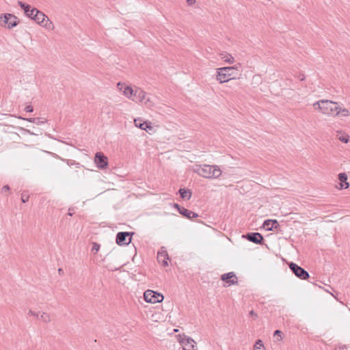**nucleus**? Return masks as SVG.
Here are the masks:
<instances>
[{"instance_id":"bb28decb","label":"nucleus","mask_w":350,"mask_h":350,"mask_svg":"<svg viewBox=\"0 0 350 350\" xmlns=\"http://www.w3.org/2000/svg\"><path fill=\"white\" fill-rule=\"evenodd\" d=\"M100 244L96 243V242H94L92 243V251L94 253H97L98 252V250H100Z\"/></svg>"},{"instance_id":"79ce46f5","label":"nucleus","mask_w":350,"mask_h":350,"mask_svg":"<svg viewBox=\"0 0 350 350\" xmlns=\"http://www.w3.org/2000/svg\"><path fill=\"white\" fill-rule=\"evenodd\" d=\"M297 78L300 80V81H304L305 80V75L304 74H299L298 76H297Z\"/></svg>"},{"instance_id":"e433bc0d","label":"nucleus","mask_w":350,"mask_h":350,"mask_svg":"<svg viewBox=\"0 0 350 350\" xmlns=\"http://www.w3.org/2000/svg\"><path fill=\"white\" fill-rule=\"evenodd\" d=\"M74 213H75V208H73V207H70V208H68V215L69 216H72V215H74Z\"/></svg>"},{"instance_id":"f704fd0d","label":"nucleus","mask_w":350,"mask_h":350,"mask_svg":"<svg viewBox=\"0 0 350 350\" xmlns=\"http://www.w3.org/2000/svg\"><path fill=\"white\" fill-rule=\"evenodd\" d=\"M39 120L36 121V124L39 125L45 123L46 120L42 118H37Z\"/></svg>"},{"instance_id":"2f4dec72","label":"nucleus","mask_w":350,"mask_h":350,"mask_svg":"<svg viewBox=\"0 0 350 350\" xmlns=\"http://www.w3.org/2000/svg\"><path fill=\"white\" fill-rule=\"evenodd\" d=\"M19 118L23 119L24 120H27V121H28L29 122H33V123H36V121L39 120L36 118H23L21 117H19Z\"/></svg>"},{"instance_id":"2eb2a0df","label":"nucleus","mask_w":350,"mask_h":350,"mask_svg":"<svg viewBox=\"0 0 350 350\" xmlns=\"http://www.w3.org/2000/svg\"><path fill=\"white\" fill-rule=\"evenodd\" d=\"M147 94L141 88H137L134 92L133 100L143 102L146 98Z\"/></svg>"},{"instance_id":"9d476101","label":"nucleus","mask_w":350,"mask_h":350,"mask_svg":"<svg viewBox=\"0 0 350 350\" xmlns=\"http://www.w3.org/2000/svg\"><path fill=\"white\" fill-rule=\"evenodd\" d=\"M221 280L225 282L228 286H231L238 282L237 277L234 272H229L221 275Z\"/></svg>"},{"instance_id":"b1692460","label":"nucleus","mask_w":350,"mask_h":350,"mask_svg":"<svg viewBox=\"0 0 350 350\" xmlns=\"http://www.w3.org/2000/svg\"><path fill=\"white\" fill-rule=\"evenodd\" d=\"M339 114H340L343 117H346V116H348L349 115V112L348 109H345V108L344 109H341L338 106L337 111H336V116H338Z\"/></svg>"},{"instance_id":"ddd939ff","label":"nucleus","mask_w":350,"mask_h":350,"mask_svg":"<svg viewBox=\"0 0 350 350\" xmlns=\"http://www.w3.org/2000/svg\"><path fill=\"white\" fill-rule=\"evenodd\" d=\"M33 12H36V13L31 19L35 21L38 24L42 25L47 16L36 8H33Z\"/></svg>"},{"instance_id":"a211bd4d","label":"nucleus","mask_w":350,"mask_h":350,"mask_svg":"<svg viewBox=\"0 0 350 350\" xmlns=\"http://www.w3.org/2000/svg\"><path fill=\"white\" fill-rule=\"evenodd\" d=\"M338 179L340 181V188L347 189L349 187V184L347 182V176L345 173H340L338 174Z\"/></svg>"},{"instance_id":"7ed1b4c3","label":"nucleus","mask_w":350,"mask_h":350,"mask_svg":"<svg viewBox=\"0 0 350 350\" xmlns=\"http://www.w3.org/2000/svg\"><path fill=\"white\" fill-rule=\"evenodd\" d=\"M238 66H226L217 69L216 79L220 83H227L231 80L235 79L234 70H237Z\"/></svg>"},{"instance_id":"6e6552de","label":"nucleus","mask_w":350,"mask_h":350,"mask_svg":"<svg viewBox=\"0 0 350 350\" xmlns=\"http://www.w3.org/2000/svg\"><path fill=\"white\" fill-rule=\"evenodd\" d=\"M94 162L100 169H105L108 165V159L102 152H96L94 157Z\"/></svg>"},{"instance_id":"a19ab883","label":"nucleus","mask_w":350,"mask_h":350,"mask_svg":"<svg viewBox=\"0 0 350 350\" xmlns=\"http://www.w3.org/2000/svg\"><path fill=\"white\" fill-rule=\"evenodd\" d=\"M336 350H348V349L346 346L343 345V346H340V347L336 348Z\"/></svg>"},{"instance_id":"412c9836","label":"nucleus","mask_w":350,"mask_h":350,"mask_svg":"<svg viewBox=\"0 0 350 350\" xmlns=\"http://www.w3.org/2000/svg\"><path fill=\"white\" fill-rule=\"evenodd\" d=\"M134 123L136 127H138L142 130H144V126H146L147 124H149V121H143L142 119L137 118L134 120Z\"/></svg>"},{"instance_id":"a878e982","label":"nucleus","mask_w":350,"mask_h":350,"mask_svg":"<svg viewBox=\"0 0 350 350\" xmlns=\"http://www.w3.org/2000/svg\"><path fill=\"white\" fill-rule=\"evenodd\" d=\"M42 26L45 27L46 28H47L49 29H52L54 27L52 22L49 21L48 17L46 18V23H43Z\"/></svg>"},{"instance_id":"1a4fd4ad","label":"nucleus","mask_w":350,"mask_h":350,"mask_svg":"<svg viewBox=\"0 0 350 350\" xmlns=\"http://www.w3.org/2000/svg\"><path fill=\"white\" fill-rule=\"evenodd\" d=\"M183 350H197L196 349V342L190 337L185 336L180 340Z\"/></svg>"},{"instance_id":"7c9ffc66","label":"nucleus","mask_w":350,"mask_h":350,"mask_svg":"<svg viewBox=\"0 0 350 350\" xmlns=\"http://www.w3.org/2000/svg\"><path fill=\"white\" fill-rule=\"evenodd\" d=\"M144 104L148 107H151L153 106V103L150 100L149 98H146L145 100H144Z\"/></svg>"},{"instance_id":"a18cd8bd","label":"nucleus","mask_w":350,"mask_h":350,"mask_svg":"<svg viewBox=\"0 0 350 350\" xmlns=\"http://www.w3.org/2000/svg\"><path fill=\"white\" fill-rule=\"evenodd\" d=\"M237 85H238V83H233V84H232V83H230L228 86H229L230 88H234V87H235V86H237Z\"/></svg>"},{"instance_id":"c85d7f7f","label":"nucleus","mask_w":350,"mask_h":350,"mask_svg":"<svg viewBox=\"0 0 350 350\" xmlns=\"http://www.w3.org/2000/svg\"><path fill=\"white\" fill-rule=\"evenodd\" d=\"M339 140L343 143H347L349 140V137L347 135H342L338 137Z\"/></svg>"},{"instance_id":"20e7f679","label":"nucleus","mask_w":350,"mask_h":350,"mask_svg":"<svg viewBox=\"0 0 350 350\" xmlns=\"http://www.w3.org/2000/svg\"><path fill=\"white\" fill-rule=\"evenodd\" d=\"M144 298L146 302L156 304L161 302L164 297L161 293L152 290H147L144 293Z\"/></svg>"},{"instance_id":"f8f14e48","label":"nucleus","mask_w":350,"mask_h":350,"mask_svg":"<svg viewBox=\"0 0 350 350\" xmlns=\"http://www.w3.org/2000/svg\"><path fill=\"white\" fill-rule=\"evenodd\" d=\"M262 226L266 230L271 231L278 229L280 224L275 219H267L264 221Z\"/></svg>"},{"instance_id":"49530a36","label":"nucleus","mask_w":350,"mask_h":350,"mask_svg":"<svg viewBox=\"0 0 350 350\" xmlns=\"http://www.w3.org/2000/svg\"><path fill=\"white\" fill-rule=\"evenodd\" d=\"M58 271H59V273H62V269H58Z\"/></svg>"},{"instance_id":"f03ea898","label":"nucleus","mask_w":350,"mask_h":350,"mask_svg":"<svg viewBox=\"0 0 350 350\" xmlns=\"http://www.w3.org/2000/svg\"><path fill=\"white\" fill-rule=\"evenodd\" d=\"M313 107L323 114L336 116L338 105L337 103L329 100H321L314 103Z\"/></svg>"},{"instance_id":"473e14b6","label":"nucleus","mask_w":350,"mask_h":350,"mask_svg":"<svg viewBox=\"0 0 350 350\" xmlns=\"http://www.w3.org/2000/svg\"><path fill=\"white\" fill-rule=\"evenodd\" d=\"M274 336H277L278 337V340H281L282 338V332L280 330H275L274 332Z\"/></svg>"},{"instance_id":"6ab92c4d","label":"nucleus","mask_w":350,"mask_h":350,"mask_svg":"<svg viewBox=\"0 0 350 350\" xmlns=\"http://www.w3.org/2000/svg\"><path fill=\"white\" fill-rule=\"evenodd\" d=\"M221 58L226 62L229 64H233L234 59L232 55L227 52H221L219 53Z\"/></svg>"},{"instance_id":"4c0bfd02","label":"nucleus","mask_w":350,"mask_h":350,"mask_svg":"<svg viewBox=\"0 0 350 350\" xmlns=\"http://www.w3.org/2000/svg\"><path fill=\"white\" fill-rule=\"evenodd\" d=\"M10 190V187L8 185H4L1 189L2 193H5Z\"/></svg>"},{"instance_id":"f3484780","label":"nucleus","mask_w":350,"mask_h":350,"mask_svg":"<svg viewBox=\"0 0 350 350\" xmlns=\"http://www.w3.org/2000/svg\"><path fill=\"white\" fill-rule=\"evenodd\" d=\"M187 219L196 218L198 217V215L190 210H188L184 207L181 208V211L179 213Z\"/></svg>"},{"instance_id":"c9c22d12","label":"nucleus","mask_w":350,"mask_h":350,"mask_svg":"<svg viewBox=\"0 0 350 350\" xmlns=\"http://www.w3.org/2000/svg\"><path fill=\"white\" fill-rule=\"evenodd\" d=\"M25 110L27 112H32L33 111V108L31 105H27L25 107Z\"/></svg>"},{"instance_id":"39448f33","label":"nucleus","mask_w":350,"mask_h":350,"mask_svg":"<svg viewBox=\"0 0 350 350\" xmlns=\"http://www.w3.org/2000/svg\"><path fill=\"white\" fill-rule=\"evenodd\" d=\"M19 23V19L12 14H5L0 16V23L7 25V28L10 29L16 27Z\"/></svg>"},{"instance_id":"aec40b11","label":"nucleus","mask_w":350,"mask_h":350,"mask_svg":"<svg viewBox=\"0 0 350 350\" xmlns=\"http://www.w3.org/2000/svg\"><path fill=\"white\" fill-rule=\"evenodd\" d=\"M178 193L180 195L181 198L189 200L191 197V191L189 189H180Z\"/></svg>"},{"instance_id":"58836bf2","label":"nucleus","mask_w":350,"mask_h":350,"mask_svg":"<svg viewBox=\"0 0 350 350\" xmlns=\"http://www.w3.org/2000/svg\"><path fill=\"white\" fill-rule=\"evenodd\" d=\"M117 88H118V90H122V89L124 88V84L121 83V82H119L117 84Z\"/></svg>"},{"instance_id":"0eeeda50","label":"nucleus","mask_w":350,"mask_h":350,"mask_svg":"<svg viewBox=\"0 0 350 350\" xmlns=\"http://www.w3.org/2000/svg\"><path fill=\"white\" fill-rule=\"evenodd\" d=\"M133 232H120L116 234V241L118 245H127L131 242V237Z\"/></svg>"},{"instance_id":"423d86ee","label":"nucleus","mask_w":350,"mask_h":350,"mask_svg":"<svg viewBox=\"0 0 350 350\" xmlns=\"http://www.w3.org/2000/svg\"><path fill=\"white\" fill-rule=\"evenodd\" d=\"M288 267L291 271L301 280H306L310 277V275L307 271L295 262H290L288 264Z\"/></svg>"},{"instance_id":"c756f323","label":"nucleus","mask_w":350,"mask_h":350,"mask_svg":"<svg viewBox=\"0 0 350 350\" xmlns=\"http://www.w3.org/2000/svg\"><path fill=\"white\" fill-rule=\"evenodd\" d=\"M40 312H36L31 310H29L27 314L29 316H33V317H35L36 318H39V314H40Z\"/></svg>"},{"instance_id":"72a5a7b5","label":"nucleus","mask_w":350,"mask_h":350,"mask_svg":"<svg viewBox=\"0 0 350 350\" xmlns=\"http://www.w3.org/2000/svg\"><path fill=\"white\" fill-rule=\"evenodd\" d=\"M144 131L149 132L153 130V126H152V123L149 122V124H147L146 126H144Z\"/></svg>"},{"instance_id":"9b49d317","label":"nucleus","mask_w":350,"mask_h":350,"mask_svg":"<svg viewBox=\"0 0 350 350\" xmlns=\"http://www.w3.org/2000/svg\"><path fill=\"white\" fill-rule=\"evenodd\" d=\"M249 241L256 244H261L264 240L262 235L259 232H249L244 236Z\"/></svg>"},{"instance_id":"393cba45","label":"nucleus","mask_w":350,"mask_h":350,"mask_svg":"<svg viewBox=\"0 0 350 350\" xmlns=\"http://www.w3.org/2000/svg\"><path fill=\"white\" fill-rule=\"evenodd\" d=\"M264 348L263 342L261 340H257L254 346V350H260Z\"/></svg>"},{"instance_id":"cd10ccee","label":"nucleus","mask_w":350,"mask_h":350,"mask_svg":"<svg viewBox=\"0 0 350 350\" xmlns=\"http://www.w3.org/2000/svg\"><path fill=\"white\" fill-rule=\"evenodd\" d=\"M29 196L25 192L21 193V200L23 203L27 202L29 200Z\"/></svg>"},{"instance_id":"4468645a","label":"nucleus","mask_w":350,"mask_h":350,"mask_svg":"<svg viewBox=\"0 0 350 350\" xmlns=\"http://www.w3.org/2000/svg\"><path fill=\"white\" fill-rule=\"evenodd\" d=\"M18 5L24 10L25 15L29 18H31L35 14L36 12H33L34 8H32L30 5L21 1H18Z\"/></svg>"},{"instance_id":"37998d69","label":"nucleus","mask_w":350,"mask_h":350,"mask_svg":"<svg viewBox=\"0 0 350 350\" xmlns=\"http://www.w3.org/2000/svg\"><path fill=\"white\" fill-rule=\"evenodd\" d=\"M187 3L189 5H191L196 3V0H187Z\"/></svg>"},{"instance_id":"f257e3e1","label":"nucleus","mask_w":350,"mask_h":350,"mask_svg":"<svg viewBox=\"0 0 350 350\" xmlns=\"http://www.w3.org/2000/svg\"><path fill=\"white\" fill-rule=\"evenodd\" d=\"M193 172L199 176L208 179L217 178L221 175V170L217 165H196Z\"/></svg>"},{"instance_id":"5701e85b","label":"nucleus","mask_w":350,"mask_h":350,"mask_svg":"<svg viewBox=\"0 0 350 350\" xmlns=\"http://www.w3.org/2000/svg\"><path fill=\"white\" fill-rule=\"evenodd\" d=\"M40 319L46 323H49L51 321L50 314L44 312L40 313Z\"/></svg>"},{"instance_id":"dca6fc26","label":"nucleus","mask_w":350,"mask_h":350,"mask_svg":"<svg viewBox=\"0 0 350 350\" xmlns=\"http://www.w3.org/2000/svg\"><path fill=\"white\" fill-rule=\"evenodd\" d=\"M157 260L159 262H161L163 266L168 265L169 256L166 251L159 252L157 254Z\"/></svg>"},{"instance_id":"ea45409f","label":"nucleus","mask_w":350,"mask_h":350,"mask_svg":"<svg viewBox=\"0 0 350 350\" xmlns=\"http://www.w3.org/2000/svg\"><path fill=\"white\" fill-rule=\"evenodd\" d=\"M173 206L176 208L178 212L180 213V211H181V208H183L182 206H180L178 204H176V203H174L173 204Z\"/></svg>"},{"instance_id":"4be33fe9","label":"nucleus","mask_w":350,"mask_h":350,"mask_svg":"<svg viewBox=\"0 0 350 350\" xmlns=\"http://www.w3.org/2000/svg\"><path fill=\"white\" fill-rule=\"evenodd\" d=\"M135 90H133V88L130 86H126L124 88L123 94L125 96H126L128 98H133L132 97L134 95Z\"/></svg>"},{"instance_id":"c03bdc74","label":"nucleus","mask_w":350,"mask_h":350,"mask_svg":"<svg viewBox=\"0 0 350 350\" xmlns=\"http://www.w3.org/2000/svg\"><path fill=\"white\" fill-rule=\"evenodd\" d=\"M250 316H252V317H254L255 318H256V317H257V314H256V313H255V312H254V310H251V311L250 312Z\"/></svg>"}]
</instances>
